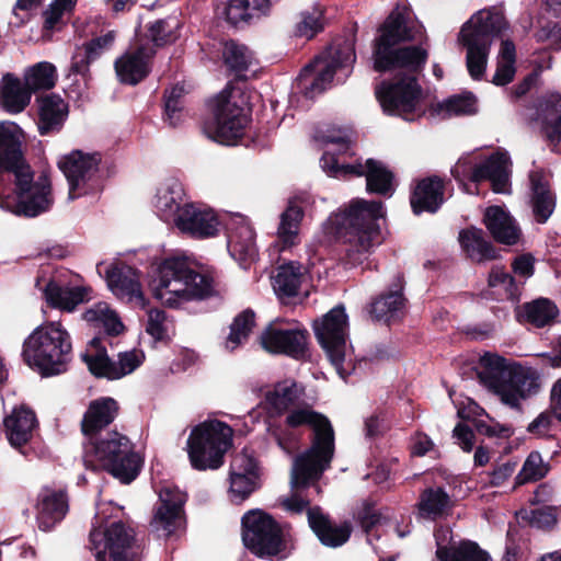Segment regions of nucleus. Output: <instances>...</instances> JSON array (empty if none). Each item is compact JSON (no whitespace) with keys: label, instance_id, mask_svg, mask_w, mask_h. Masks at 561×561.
<instances>
[{"label":"nucleus","instance_id":"1","mask_svg":"<svg viewBox=\"0 0 561 561\" xmlns=\"http://www.w3.org/2000/svg\"><path fill=\"white\" fill-rule=\"evenodd\" d=\"M22 129L12 122L0 123V208L23 217H36L53 205L50 183L34 180L21 145Z\"/></svg>","mask_w":561,"mask_h":561},{"label":"nucleus","instance_id":"2","mask_svg":"<svg viewBox=\"0 0 561 561\" xmlns=\"http://www.w3.org/2000/svg\"><path fill=\"white\" fill-rule=\"evenodd\" d=\"M385 216L380 202L355 199L350 206L331 215L323 224L329 239L344 243L350 265L362 264L374 247L380 243L379 220Z\"/></svg>","mask_w":561,"mask_h":561},{"label":"nucleus","instance_id":"3","mask_svg":"<svg viewBox=\"0 0 561 561\" xmlns=\"http://www.w3.org/2000/svg\"><path fill=\"white\" fill-rule=\"evenodd\" d=\"M422 35V27L405 7H396L379 28L375 41L374 68L376 71L410 69L422 70L427 59L426 49L421 46L392 47L401 42L412 41Z\"/></svg>","mask_w":561,"mask_h":561},{"label":"nucleus","instance_id":"4","mask_svg":"<svg viewBox=\"0 0 561 561\" xmlns=\"http://www.w3.org/2000/svg\"><path fill=\"white\" fill-rule=\"evenodd\" d=\"M285 424L289 428L308 426L312 430L310 448L294 459L291 484L305 485L310 480L320 479L334 455V431L330 421L307 404H295L287 412Z\"/></svg>","mask_w":561,"mask_h":561},{"label":"nucleus","instance_id":"5","mask_svg":"<svg viewBox=\"0 0 561 561\" xmlns=\"http://www.w3.org/2000/svg\"><path fill=\"white\" fill-rule=\"evenodd\" d=\"M323 147L321 167L324 172L334 178L350 175L366 176L367 191L381 195H391L392 173L380 161L368 159L365 164H347L343 157L351 152L352 130L346 128L328 127L319 129L314 136Z\"/></svg>","mask_w":561,"mask_h":561},{"label":"nucleus","instance_id":"6","mask_svg":"<svg viewBox=\"0 0 561 561\" xmlns=\"http://www.w3.org/2000/svg\"><path fill=\"white\" fill-rule=\"evenodd\" d=\"M153 297L168 308H180L205 299L214 293V279L196 270L184 256L164 259L151 284Z\"/></svg>","mask_w":561,"mask_h":561},{"label":"nucleus","instance_id":"7","mask_svg":"<svg viewBox=\"0 0 561 561\" xmlns=\"http://www.w3.org/2000/svg\"><path fill=\"white\" fill-rule=\"evenodd\" d=\"M478 378L502 403L519 408L520 402L538 393L540 380L531 367L508 363L504 357L485 353L480 358Z\"/></svg>","mask_w":561,"mask_h":561},{"label":"nucleus","instance_id":"8","mask_svg":"<svg viewBox=\"0 0 561 561\" xmlns=\"http://www.w3.org/2000/svg\"><path fill=\"white\" fill-rule=\"evenodd\" d=\"M71 337L58 321L37 327L24 341L25 363L44 377L56 376L67 370L71 358Z\"/></svg>","mask_w":561,"mask_h":561},{"label":"nucleus","instance_id":"9","mask_svg":"<svg viewBox=\"0 0 561 561\" xmlns=\"http://www.w3.org/2000/svg\"><path fill=\"white\" fill-rule=\"evenodd\" d=\"M504 15L495 9L476 12L460 28L458 42L466 48V65L472 79L483 77L493 39L506 28Z\"/></svg>","mask_w":561,"mask_h":561},{"label":"nucleus","instance_id":"10","mask_svg":"<svg viewBox=\"0 0 561 561\" xmlns=\"http://www.w3.org/2000/svg\"><path fill=\"white\" fill-rule=\"evenodd\" d=\"M83 461L88 468H102L123 483L131 482L141 466V459L129 438L118 432L91 439L84 446Z\"/></svg>","mask_w":561,"mask_h":561},{"label":"nucleus","instance_id":"11","mask_svg":"<svg viewBox=\"0 0 561 561\" xmlns=\"http://www.w3.org/2000/svg\"><path fill=\"white\" fill-rule=\"evenodd\" d=\"M389 81L376 88V96L385 113L414 121L425 113L424 93L417 82L422 70L396 69Z\"/></svg>","mask_w":561,"mask_h":561},{"label":"nucleus","instance_id":"12","mask_svg":"<svg viewBox=\"0 0 561 561\" xmlns=\"http://www.w3.org/2000/svg\"><path fill=\"white\" fill-rule=\"evenodd\" d=\"M232 428L218 420H207L194 426L186 442L191 466L199 471L216 470L232 445Z\"/></svg>","mask_w":561,"mask_h":561},{"label":"nucleus","instance_id":"13","mask_svg":"<svg viewBox=\"0 0 561 561\" xmlns=\"http://www.w3.org/2000/svg\"><path fill=\"white\" fill-rule=\"evenodd\" d=\"M316 337L324 350L331 365L342 379L354 370L352 347L347 343L348 318L343 306L332 308L313 323Z\"/></svg>","mask_w":561,"mask_h":561},{"label":"nucleus","instance_id":"14","mask_svg":"<svg viewBox=\"0 0 561 561\" xmlns=\"http://www.w3.org/2000/svg\"><path fill=\"white\" fill-rule=\"evenodd\" d=\"M249 112L247 96L240 89L224 91L215 101L213 117L205 123L204 131L219 144L232 145L243 135Z\"/></svg>","mask_w":561,"mask_h":561},{"label":"nucleus","instance_id":"15","mask_svg":"<svg viewBox=\"0 0 561 561\" xmlns=\"http://www.w3.org/2000/svg\"><path fill=\"white\" fill-rule=\"evenodd\" d=\"M356 60L355 47L352 41H344L331 46L307 65L299 77L306 94L313 96L324 91L333 80L334 75L341 73L346 78Z\"/></svg>","mask_w":561,"mask_h":561},{"label":"nucleus","instance_id":"16","mask_svg":"<svg viewBox=\"0 0 561 561\" xmlns=\"http://www.w3.org/2000/svg\"><path fill=\"white\" fill-rule=\"evenodd\" d=\"M104 510L98 507L95 524L90 533L91 550L95 561H139V547L134 541V531L123 523L115 522L103 527Z\"/></svg>","mask_w":561,"mask_h":561},{"label":"nucleus","instance_id":"17","mask_svg":"<svg viewBox=\"0 0 561 561\" xmlns=\"http://www.w3.org/2000/svg\"><path fill=\"white\" fill-rule=\"evenodd\" d=\"M451 173L469 193L471 191L466 186V180L473 183L489 180L495 193L508 194L511 192V161L505 152H496L483 161L479 160L473 152L466 153L458 159Z\"/></svg>","mask_w":561,"mask_h":561},{"label":"nucleus","instance_id":"18","mask_svg":"<svg viewBox=\"0 0 561 561\" xmlns=\"http://www.w3.org/2000/svg\"><path fill=\"white\" fill-rule=\"evenodd\" d=\"M100 163L101 154L98 152L72 150L60 157L58 167L68 182L69 201L101 191Z\"/></svg>","mask_w":561,"mask_h":561},{"label":"nucleus","instance_id":"19","mask_svg":"<svg viewBox=\"0 0 561 561\" xmlns=\"http://www.w3.org/2000/svg\"><path fill=\"white\" fill-rule=\"evenodd\" d=\"M244 546L259 557L275 556L283 548L282 530L271 515L251 510L242 517Z\"/></svg>","mask_w":561,"mask_h":561},{"label":"nucleus","instance_id":"20","mask_svg":"<svg viewBox=\"0 0 561 561\" xmlns=\"http://www.w3.org/2000/svg\"><path fill=\"white\" fill-rule=\"evenodd\" d=\"M82 359L94 376L116 380L135 371L142 364L145 354L142 351L134 348L121 352L117 360H112L107 356L101 339L94 337L82 354Z\"/></svg>","mask_w":561,"mask_h":561},{"label":"nucleus","instance_id":"21","mask_svg":"<svg viewBox=\"0 0 561 561\" xmlns=\"http://www.w3.org/2000/svg\"><path fill=\"white\" fill-rule=\"evenodd\" d=\"M307 330L300 325L285 328L279 322H272L262 332L260 343L268 353L302 358L307 352Z\"/></svg>","mask_w":561,"mask_h":561},{"label":"nucleus","instance_id":"22","mask_svg":"<svg viewBox=\"0 0 561 561\" xmlns=\"http://www.w3.org/2000/svg\"><path fill=\"white\" fill-rule=\"evenodd\" d=\"M173 225L182 233L199 239L214 237L219 230V220L214 210L193 203L182 206Z\"/></svg>","mask_w":561,"mask_h":561},{"label":"nucleus","instance_id":"23","mask_svg":"<svg viewBox=\"0 0 561 561\" xmlns=\"http://www.w3.org/2000/svg\"><path fill=\"white\" fill-rule=\"evenodd\" d=\"M229 481L230 501L242 503L257 489L255 459L247 453L236 455L230 465Z\"/></svg>","mask_w":561,"mask_h":561},{"label":"nucleus","instance_id":"24","mask_svg":"<svg viewBox=\"0 0 561 561\" xmlns=\"http://www.w3.org/2000/svg\"><path fill=\"white\" fill-rule=\"evenodd\" d=\"M160 506L151 520L152 528L162 536H170L182 525V506L186 495L179 489L163 488Z\"/></svg>","mask_w":561,"mask_h":561},{"label":"nucleus","instance_id":"25","mask_svg":"<svg viewBox=\"0 0 561 561\" xmlns=\"http://www.w3.org/2000/svg\"><path fill=\"white\" fill-rule=\"evenodd\" d=\"M228 251L231 257L243 267L253 262L257 255L255 232L243 216L238 215L231 220Z\"/></svg>","mask_w":561,"mask_h":561},{"label":"nucleus","instance_id":"26","mask_svg":"<svg viewBox=\"0 0 561 561\" xmlns=\"http://www.w3.org/2000/svg\"><path fill=\"white\" fill-rule=\"evenodd\" d=\"M154 53L149 43L127 50L115 61V70L119 81L127 84H137L144 80L150 71V60Z\"/></svg>","mask_w":561,"mask_h":561},{"label":"nucleus","instance_id":"27","mask_svg":"<svg viewBox=\"0 0 561 561\" xmlns=\"http://www.w3.org/2000/svg\"><path fill=\"white\" fill-rule=\"evenodd\" d=\"M68 512V499L62 490L44 488L36 503V519L38 527L48 531L59 523Z\"/></svg>","mask_w":561,"mask_h":561},{"label":"nucleus","instance_id":"28","mask_svg":"<svg viewBox=\"0 0 561 561\" xmlns=\"http://www.w3.org/2000/svg\"><path fill=\"white\" fill-rule=\"evenodd\" d=\"M308 204L306 195L295 196L287 208L280 214L276 236L280 250L289 249L299 243L300 224Z\"/></svg>","mask_w":561,"mask_h":561},{"label":"nucleus","instance_id":"29","mask_svg":"<svg viewBox=\"0 0 561 561\" xmlns=\"http://www.w3.org/2000/svg\"><path fill=\"white\" fill-rule=\"evenodd\" d=\"M106 282L111 291L119 299L144 304L138 272L128 265H115L106 270Z\"/></svg>","mask_w":561,"mask_h":561},{"label":"nucleus","instance_id":"30","mask_svg":"<svg viewBox=\"0 0 561 561\" xmlns=\"http://www.w3.org/2000/svg\"><path fill=\"white\" fill-rule=\"evenodd\" d=\"M451 531L440 528L435 533L437 545L436 561H489V554L476 542L462 541L458 546H448Z\"/></svg>","mask_w":561,"mask_h":561},{"label":"nucleus","instance_id":"31","mask_svg":"<svg viewBox=\"0 0 561 561\" xmlns=\"http://www.w3.org/2000/svg\"><path fill=\"white\" fill-rule=\"evenodd\" d=\"M183 185L175 179H168L156 190L152 205L156 214L165 222H174L185 203Z\"/></svg>","mask_w":561,"mask_h":561},{"label":"nucleus","instance_id":"32","mask_svg":"<svg viewBox=\"0 0 561 561\" xmlns=\"http://www.w3.org/2000/svg\"><path fill=\"white\" fill-rule=\"evenodd\" d=\"M35 286L43 291L46 301L54 308L72 311L79 304L90 299V289L87 287H62L54 280L42 286L41 278Z\"/></svg>","mask_w":561,"mask_h":561},{"label":"nucleus","instance_id":"33","mask_svg":"<svg viewBox=\"0 0 561 561\" xmlns=\"http://www.w3.org/2000/svg\"><path fill=\"white\" fill-rule=\"evenodd\" d=\"M3 423L10 444L19 448L32 438L36 427V416L31 409L21 404L12 409Z\"/></svg>","mask_w":561,"mask_h":561},{"label":"nucleus","instance_id":"34","mask_svg":"<svg viewBox=\"0 0 561 561\" xmlns=\"http://www.w3.org/2000/svg\"><path fill=\"white\" fill-rule=\"evenodd\" d=\"M529 182L531 191L530 203L535 219L539 224H545L556 207V198L550 190L548 175L542 170L531 171Z\"/></svg>","mask_w":561,"mask_h":561},{"label":"nucleus","instance_id":"35","mask_svg":"<svg viewBox=\"0 0 561 561\" xmlns=\"http://www.w3.org/2000/svg\"><path fill=\"white\" fill-rule=\"evenodd\" d=\"M444 203V183L437 176H428L417 182L411 196L414 214L435 213Z\"/></svg>","mask_w":561,"mask_h":561},{"label":"nucleus","instance_id":"36","mask_svg":"<svg viewBox=\"0 0 561 561\" xmlns=\"http://www.w3.org/2000/svg\"><path fill=\"white\" fill-rule=\"evenodd\" d=\"M484 224L492 237L500 243L515 244L519 239V227L514 218L501 206L486 208Z\"/></svg>","mask_w":561,"mask_h":561},{"label":"nucleus","instance_id":"37","mask_svg":"<svg viewBox=\"0 0 561 561\" xmlns=\"http://www.w3.org/2000/svg\"><path fill=\"white\" fill-rule=\"evenodd\" d=\"M117 412L118 404L112 398L105 397L91 401L81 422L83 434H96L114 421Z\"/></svg>","mask_w":561,"mask_h":561},{"label":"nucleus","instance_id":"38","mask_svg":"<svg viewBox=\"0 0 561 561\" xmlns=\"http://www.w3.org/2000/svg\"><path fill=\"white\" fill-rule=\"evenodd\" d=\"M308 522L320 541L329 547H339L345 543L351 536L348 524L332 525L319 508H308Z\"/></svg>","mask_w":561,"mask_h":561},{"label":"nucleus","instance_id":"39","mask_svg":"<svg viewBox=\"0 0 561 561\" xmlns=\"http://www.w3.org/2000/svg\"><path fill=\"white\" fill-rule=\"evenodd\" d=\"M302 394V388L295 380L285 379L265 392V405L272 415L288 412Z\"/></svg>","mask_w":561,"mask_h":561},{"label":"nucleus","instance_id":"40","mask_svg":"<svg viewBox=\"0 0 561 561\" xmlns=\"http://www.w3.org/2000/svg\"><path fill=\"white\" fill-rule=\"evenodd\" d=\"M32 93L25 81L5 75L1 81L0 104L11 114L21 113L30 104Z\"/></svg>","mask_w":561,"mask_h":561},{"label":"nucleus","instance_id":"41","mask_svg":"<svg viewBox=\"0 0 561 561\" xmlns=\"http://www.w3.org/2000/svg\"><path fill=\"white\" fill-rule=\"evenodd\" d=\"M68 115V105L57 94H49L39 100L38 130L42 135L58 129Z\"/></svg>","mask_w":561,"mask_h":561},{"label":"nucleus","instance_id":"42","mask_svg":"<svg viewBox=\"0 0 561 561\" xmlns=\"http://www.w3.org/2000/svg\"><path fill=\"white\" fill-rule=\"evenodd\" d=\"M539 112L543 134L552 144H558L561 139V95H549L540 104Z\"/></svg>","mask_w":561,"mask_h":561},{"label":"nucleus","instance_id":"43","mask_svg":"<svg viewBox=\"0 0 561 561\" xmlns=\"http://www.w3.org/2000/svg\"><path fill=\"white\" fill-rule=\"evenodd\" d=\"M459 242L468 256L477 262L494 260L495 249L484 239L481 229H467L459 233Z\"/></svg>","mask_w":561,"mask_h":561},{"label":"nucleus","instance_id":"44","mask_svg":"<svg viewBox=\"0 0 561 561\" xmlns=\"http://www.w3.org/2000/svg\"><path fill=\"white\" fill-rule=\"evenodd\" d=\"M302 266L298 262L280 265L273 276V288L279 297L298 294L301 284Z\"/></svg>","mask_w":561,"mask_h":561},{"label":"nucleus","instance_id":"45","mask_svg":"<svg viewBox=\"0 0 561 561\" xmlns=\"http://www.w3.org/2000/svg\"><path fill=\"white\" fill-rule=\"evenodd\" d=\"M83 318L95 328H102L110 335H117L124 330L117 313L106 302H98L85 310Z\"/></svg>","mask_w":561,"mask_h":561},{"label":"nucleus","instance_id":"46","mask_svg":"<svg viewBox=\"0 0 561 561\" xmlns=\"http://www.w3.org/2000/svg\"><path fill=\"white\" fill-rule=\"evenodd\" d=\"M56 67L48 61H39L25 69L23 79L32 92L53 89L57 82Z\"/></svg>","mask_w":561,"mask_h":561},{"label":"nucleus","instance_id":"47","mask_svg":"<svg viewBox=\"0 0 561 561\" xmlns=\"http://www.w3.org/2000/svg\"><path fill=\"white\" fill-rule=\"evenodd\" d=\"M404 301L402 288L399 286L376 299L371 304L370 312L377 320L389 321L401 313Z\"/></svg>","mask_w":561,"mask_h":561},{"label":"nucleus","instance_id":"48","mask_svg":"<svg viewBox=\"0 0 561 561\" xmlns=\"http://www.w3.org/2000/svg\"><path fill=\"white\" fill-rule=\"evenodd\" d=\"M450 506L449 495L442 488H428L420 496L419 511L423 517L436 518Z\"/></svg>","mask_w":561,"mask_h":561},{"label":"nucleus","instance_id":"49","mask_svg":"<svg viewBox=\"0 0 561 561\" xmlns=\"http://www.w3.org/2000/svg\"><path fill=\"white\" fill-rule=\"evenodd\" d=\"M255 324V314L252 310L239 313L230 325V333L226 339L225 348L232 352L242 345L249 337Z\"/></svg>","mask_w":561,"mask_h":561},{"label":"nucleus","instance_id":"50","mask_svg":"<svg viewBox=\"0 0 561 561\" xmlns=\"http://www.w3.org/2000/svg\"><path fill=\"white\" fill-rule=\"evenodd\" d=\"M489 287L499 300H516L518 287L511 274L501 266H493L489 275Z\"/></svg>","mask_w":561,"mask_h":561},{"label":"nucleus","instance_id":"51","mask_svg":"<svg viewBox=\"0 0 561 561\" xmlns=\"http://www.w3.org/2000/svg\"><path fill=\"white\" fill-rule=\"evenodd\" d=\"M515 75V45L513 42L505 39L501 43L497 56V68L493 77V83L496 85H505L510 83Z\"/></svg>","mask_w":561,"mask_h":561},{"label":"nucleus","instance_id":"52","mask_svg":"<svg viewBox=\"0 0 561 561\" xmlns=\"http://www.w3.org/2000/svg\"><path fill=\"white\" fill-rule=\"evenodd\" d=\"M435 112L443 118L473 114L477 112V101L471 93L454 95L438 103Z\"/></svg>","mask_w":561,"mask_h":561},{"label":"nucleus","instance_id":"53","mask_svg":"<svg viewBox=\"0 0 561 561\" xmlns=\"http://www.w3.org/2000/svg\"><path fill=\"white\" fill-rule=\"evenodd\" d=\"M225 64L233 71L247 70L255 62L253 53L243 44L230 41L224 45Z\"/></svg>","mask_w":561,"mask_h":561},{"label":"nucleus","instance_id":"54","mask_svg":"<svg viewBox=\"0 0 561 561\" xmlns=\"http://www.w3.org/2000/svg\"><path fill=\"white\" fill-rule=\"evenodd\" d=\"M524 310L527 321L536 327H545L558 316L557 306L546 298L526 304Z\"/></svg>","mask_w":561,"mask_h":561},{"label":"nucleus","instance_id":"55","mask_svg":"<svg viewBox=\"0 0 561 561\" xmlns=\"http://www.w3.org/2000/svg\"><path fill=\"white\" fill-rule=\"evenodd\" d=\"M323 26V11L320 7L314 5L300 13V20L296 24V35L310 39L321 32Z\"/></svg>","mask_w":561,"mask_h":561},{"label":"nucleus","instance_id":"56","mask_svg":"<svg viewBox=\"0 0 561 561\" xmlns=\"http://www.w3.org/2000/svg\"><path fill=\"white\" fill-rule=\"evenodd\" d=\"M548 472V466L543 462L539 453L533 451L526 458L520 471L516 476V484L522 485L542 479Z\"/></svg>","mask_w":561,"mask_h":561},{"label":"nucleus","instance_id":"57","mask_svg":"<svg viewBox=\"0 0 561 561\" xmlns=\"http://www.w3.org/2000/svg\"><path fill=\"white\" fill-rule=\"evenodd\" d=\"M178 27L175 20H160L151 24L149 28V36L156 46H161L175 39L176 35L173 30Z\"/></svg>","mask_w":561,"mask_h":561},{"label":"nucleus","instance_id":"58","mask_svg":"<svg viewBox=\"0 0 561 561\" xmlns=\"http://www.w3.org/2000/svg\"><path fill=\"white\" fill-rule=\"evenodd\" d=\"M146 331L156 341H161L168 335L167 314L163 310L151 309L148 311Z\"/></svg>","mask_w":561,"mask_h":561},{"label":"nucleus","instance_id":"59","mask_svg":"<svg viewBox=\"0 0 561 561\" xmlns=\"http://www.w3.org/2000/svg\"><path fill=\"white\" fill-rule=\"evenodd\" d=\"M525 514L529 524L539 529H550L557 523L556 512L551 507L535 508Z\"/></svg>","mask_w":561,"mask_h":561},{"label":"nucleus","instance_id":"60","mask_svg":"<svg viewBox=\"0 0 561 561\" xmlns=\"http://www.w3.org/2000/svg\"><path fill=\"white\" fill-rule=\"evenodd\" d=\"M318 479L310 480L307 484H299L294 486L291 483V489L294 490L293 494L280 500L282 507L293 514L302 513L309 505V501L305 500L299 493V489L308 486L310 483L317 481Z\"/></svg>","mask_w":561,"mask_h":561},{"label":"nucleus","instance_id":"61","mask_svg":"<svg viewBox=\"0 0 561 561\" xmlns=\"http://www.w3.org/2000/svg\"><path fill=\"white\" fill-rule=\"evenodd\" d=\"M226 18L233 25L253 20L243 0H230L226 7Z\"/></svg>","mask_w":561,"mask_h":561},{"label":"nucleus","instance_id":"62","mask_svg":"<svg viewBox=\"0 0 561 561\" xmlns=\"http://www.w3.org/2000/svg\"><path fill=\"white\" fill-rule=\"evenodd\" d=\"M92 48L77 47L72 56L70 72L73 75L84 76L89 71V66L94 61Z\"/></svg>","mask_w":561,"mask_h":561},{"label":"nucleus","instance_id":"63","mask_svg":"<svg viewBox=\"0 0 561 561\" xmlns=\"http://www.w3.org/2000/svg\"><path fill=\"white\" fill-rule=\"evenodd\" d=\"M357 519L359 520L362 527L365 529V531H369V529L375 526L380 518V515L375 510V503L366 500L362 503L360 507L358 508L357 513Z\"/></svg>","mask_w":561,"mask_h":561},{"label":"nucleus","instance_id":"64","mask_svg":"<svg viewBox=\"0 0 561 561\" xmlns=\"http://www.w3.org/2000/svg\"><path fill=\"white\" fill-rule=\"evenodd\" d=\"M536 36L540 42L549 41L554 48H561V25L543 26L537 32Z\"/></svg>","mask_w":561,"mask_h":561}]
</instances>
